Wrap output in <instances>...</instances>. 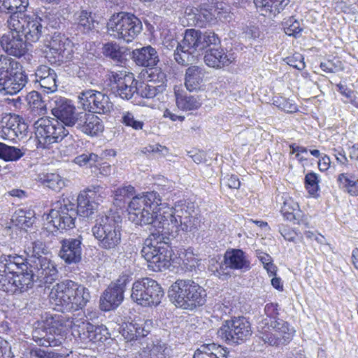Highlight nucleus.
<instances>
[{"mask_svg":"<svg viewBox=\"0 0 358 358\" xmlns=\"http://www.w3.org/2000/svg\"><path fill=\"white\" fill-rule=\"evenodd\" d=\"M93 324L83 318L66 317L63 315L48 316L32 333L33 340L40 346L56 347L64 340V335L71 329L76 339L87 343V338Z\"/></svg>","mask_w":358,"mask_h":358,"instance_id":"obj_1","label":"nucleus"},{"mask_svg":"<svg viewBox=\"0 0 358 358\" xmlns=\"http://www.w3.org/2000/svg\"><path fill=\"white\" fill-rule=\"evenodd\" d=\"M218 43L213 34H201V31L194 29H187L183 39L179 43L176 39L164 38V46L168 50L176 48L174 59L180 65L187 66L198 60V52L210 44Z\"/></svg>","mask_w":358,"mask_h":358,"instance_id":"obj_2","label":"nucleus"},{"mask_svg":"<svg viewBox=\"0 0 358 358\" xmlns=\"http://www.w3.org/2000/svg\"><path fill=\"white\" fill-rule=\"evenodd\" d=\"M164 205L156 192L134 196L129 203V220L137 225L151 224L157 229L163 230Z\"/></svg>","mask_w":358,"mask_h":358,"instance_id":"obj_3","label":"nucleus"},{"mask_svg":"<svg viewBox=\"0 0 358 358\" xmlns=\"http://www.w3.org/2000/svg\"><path fill=\"white\" fill-rule=\"evenodd\" d=\"M91 298L88 289L72 280H65L55 285L50 293V301L55 309L69 312L83 308Z\"/></svg>","mask_w":358,"mask_h":358,"instance_id":"obj_4","label":"nucleus"},{"mask_svg":"<svg viewBox=\"0 0 358 358\" xmlns=\"http://www.w3.org/2000/svg\"><path fill=\"white\" fill-rule=\"evenodd\" d=\"M168 295L170 301L178 308L192 310L205 304L206 289L192 280H178L170 287Z\"/></svg>","mask_w":358,"mask_h":358,"instance_id":"obj_5","label":"nucleus"},{"mask_svg":"<svg viewBox=\"0 0 358 358\" xmlns=\"http://www.w3.org/2000/svg\"><path fill=\"white\" fill-rule=\"evenodd\" d=\"M121 219L113 215H99L92 228V232L97 240L98 245L107 250H115L121 243Z\"/></svg>","mask_w":358,"mask_h":358,"instance_id":"obj_6","label":"nucleus"},{"mask_svg":"<svg viewBox=\"0 0 358 358\" xmlns=\"http://www.w3.org/2000/svg\"><path fill=\"white\" fill-rule=\"evenodd\" d=\"M194 210L189 204H178L173 208H164L162 224L164 233L175 230L190 232L196 229L197 218L193 215Z\"/></svg>","mask_w":358,"mask_h":358,"instance_id":"obj_7","label":"nucleus"},{"mask_svg":"<svg viewBox=\"0 0 358 358\" xmlns=\"http://www.w3.org/2000/svg\"><path fill=\"white\" fill-rule=\"evenodd\" d=\"M20 64L7 55H0V92L15 94L27 83V76L22 71H17Z\"/></svg>","mask_w":358,"mask_h":358,"instance_id":"obj_8","label":"nucleus"},{"mask_svg":"<svg viewBox=\"0 0 358 358\" xmlns=\"http://www.w3.org/2000/svg\"><path fill=\"white\" fill-rule=\"evenodd\" d=\"M107 28L110 36L126 43H130L141 34L143 24L134 14L120 12L110 17L107 23Z\"/></svg>","mask_w":358,"mask_h":358,"instance_id":"obj_9","label":"nucleus"},{"mask_svg":"<svg viewBox=\"0 0 358 358\" xmlns=\"http://www.w3.org/2000/svg\"><path fill=\"white\" fill-rule=\"evenodd\" d=\"M77 215L75 199L66 196L53 203L49 213L43 217L54 229L63 231L75 227Z\"/></svg>","mask_w":358,"mask_h":358,"instance_id":"obj_10","label":"nucleus"},{"mask_svg":"<svg viewBox=\"0 0 358 358\" xmlns=\"http://www.w3.org/2000/svg\"><path fill=\"white\" fill-rule=\"evenodd\" d=\"M162 239L161 235L152 234L145 239L141 250L142 257L147 261L148 268L155 272L167 268L170 264V247Z\"/></svg>","mask_w":358,"mask_h":358,"instance_id":"obj_11","label":"nucleus"},{"mask_svg":"<svg viewBox=\"0 0 358 358\" xmlns=\"http://www.w3.org/2000/svg\"><path fill=\"white\" fill-rule=\"evenodd\" d=\"M34 127L37 148L48 149L52 144L62 141L69 134V131L57 120L47 117L36 120Z\"/></svg>","mask_w":358,"mask_h":358,"instance_id":"obj_12","label":"nucleus"},{"mask_svg":"<svg viewBox=\"0 0 358 358\" xmlns=\"http://www.w3.org/2000/svg\"><path fill=\"white\" fill-rule=\"evenodd\" d=\"M44 20L38 15H10L7 20L9 30L19 31L28 43L39 40L44 31Z\"/></svg>","mask_w":358,"mask_h":358,"instance_id":"obj_13","label":"nucleus"},{"mask_svg":"<svg viewBox=\"0 0 358 358\" xmlns=\"http://www.w3.org/2000/svg\"><path fill=\"white\" fill-rule=\"evenodd\" d=\"M164 292L159 284L150 278H143L134 282L131 298L142 306H157L164 297Z\"/></svg>","mask_w":358,"mask_h":358,"instance_id":"obj_14","label":"nucleus"},{"mask_svg":"<svg viewBox=\"0 0 358 358\" xmlns=\"http://www.w3.org/2000/svg\"><path fill=\"white\" fill-rule=\"evenodd\" d=\"M260 338L264 343L271 346H280L289 343L295 333V330L287 322L274 320L264 329H259Z\"/></svg>","mask_w":358,"mask_h":358,"instance_id":"obj_15","label":"nucleus"},{"mask_svg":"<svg viewBox=\"0 0 358 358\" xmlns=\"http://www.w3.org/2000/svg\"><path fill=\"white\" fill-rule=\"evenodd\" d=\"M218 336L229 343H239L252 335L250 322L243 317L226 321L217 331Z\"/></svg>","mask_w":358,"mask_h":358,"instance_id":"obj_16","label":"nucleus"},{"mask_svg":"<svg viewBox=\"0 0 358 358\" xmlns=\"http://www.w3.org/2000/svg\"><path fill=\"white\" fill-rule=\"evenodd\" d=\"M46 58L52 64L61 65L73 57V45L64 34L55 33L48 45Z\"/></svg>","mask_w":358,"mask_h":358,"instance_id":"obj_17","label":"nucleus"},{"mask_svg":"<svg viewBox=\"0 0 358 358\" xmlns=\"http://www.w3.org/2000/svg\"><path fill=\"white\" fill-rule=\"evenodd\" d=\"M78 97L83 109L92 113L106 114L113 108V103L108 96L99 91L84 90Z\"/></svg>","mask_w":358,"mask_h":358,"instance_id":"obj_18","label":"nucleus"},{"mask_svg":"<svg viewBox=\"0 0 358 358\" xmlns=\"http://www.w3.org/2000/svg\"><path fill=\"white\" fill-rule=\"evenodd\" d=\"M201 34H213L217 39L218 43L215 44H208L203 49L198 52V57L202 54L203 51L206 49V54L204 55V62L206 64L210 67L220 69L225 66H229L234 60L232 54H228L227 51L220 46V39L218 36L212 31L201 32Z\"/></svg>","mask_w":358,"mask_h":358,"instance_id":"obj_19","label":"nucleus"},{"mask_svg":"<svg viewBox=\"0 0 358 358\" xmlns=\"http://www.w3.org/2000/svg\"><path fill=\"white\" fill-rule=\"evenodd\" d=\"M101 189L99 186L92 187L79 194L76 202L78 215L88 217L94 213L101 201Z\"/></svg>","mask_w":358,"mask_h":358,"instance_id":"obj_20","label":"nucleus"},{"mask_svg":"<svg viewBox=\"0 0 358 358\" xmlns=\"http://www.w3.org/2000/svg\"><path fill=\"white\" fill-rule=\"evenodd\" d=\"M52 113L60 120V123L68 127H73L78 113L71 101L61 96H55L51 101Z\"/></svg>","mask_w":358,"mask_h":358,"instance_id":"obj_21","label":"nucleus"},{"mask_svg":"<svg viewBox=\"0 0 358 358\" xmlns=\"http://www.w3.org/2000/svg\"><path fill=\"white\" fill-rule=\"evenodd\" d=\"M29 267L36 278L41 284H52L58 276L56 264L47 257L34 259Z\"/></svg>","mask_w":358,"mask_h":358,"instance_id":"obj_22","label":"nucleus"},{"mask_svg":"<svg viewBox=\"0 0 358 358\" xmlns=\"http://www.w3.org/2000/svg\"><path fill=\"white\" fill-rule=\"evenodd\" d=\"M127 280L128 278L123 276L105 290L100 299V307L102 310L109 311L117 308L122 302Z\"/></svg>","mask_w":358,"mask_h":358,"instance_id":"obj_23","label":"nucleus"},{"mask_svg":"<svg viewBox=\"0 0 358 358\" xmlns=\"http://www.w3.org/2000/svg\"><path fill=\"white\" fill-rule=\"evenodd\" d=\"M111 87L116 96L130 99L137 90L133 73L120 71L113 73L110 79Z\"/></svg>","mask_w":358,"mask_h":358,"instance_id":"obj_24","label":"nucleus"},{"mask_svg":"<svg viewBox=\"0 0 358 358\" xmlns=\"http://www.w3.org/2000/svg\"><path fill=\"white\" fill-rule=\"evenodd\" d=\"M17 31L10 30L0 38L2 49L9 55L20 57L27 52V41Z\"/></svg>","mask_w":358,"mask_h":358,"instance_id":"obj_25","label":"nucleus"},{"mask_svg":"<svg viewBox=\"0 0 358 358\" xmlns=\"http://www.w3.org/2000/svg\"><path fill=\"white\" fill-rule=\"evenodd\" d=\"M151 79L147 83H141L136 92L143 98L152 99L166 89V75L159 69H154L150 74Z\"/></svg>","mask_w":358,"mask_h":358,"instance_id":"obj_26","label":"nucleus"},{"mask_svg":"<svg viewBox=\"0 0 358 358\" xmlns=\"http://www.w3.org/2000/svg\"><path fill=\"white\" fill-rule=\"evenodd\" d=\"M4 119H6V121L2 127V133L6 139L21 141L27 136L28 127L22 121V117L13 114L9 115Z\"/></svg>","mask_w":358,"mask_h":358,"instance_id":"obj_27","label":"nucleus"},{"mask_svg":"<svg viewBox=\"0 0 358 358\" xmlns=\"http://www.w3.org/2000/svg\"><path fill=\"white\" fill-rule=\"evenodd\" d=\"M74 127L92 136L101 133L104 128L102 120L98 116L86 112L78 113Z\"/></svg>","mask_w":358,"mask_h":358,"instance_id":"obj_28","label":"nucleus"},{"mask_svg":"<svg viewBox=\"0 0 358 358\" xmlns=\"http://www.w3.org/2000/svg\"><path fill=\"white\" fill-rule=\"evenodd\" d=\"M59 257L67 264L78 263L82 255V237L66 238L62 241Z\"/></svg>","mask_w":358,"mask_h":358,"instance_id":"obj_29","label":"nucleus"},{"mask_svg":"<svg viewBox=\"0 0 358 358\" xmlns=\"http://www.w3.org/2000/svg\"><path fill=\"white\" fill-rule=\"evenodd\" d=\"M152 324L150 320L124 323L121 331L122 335L127 341L143 338L151 331Z\"/></svg>","mask_w":358,"mask_h":358,"instance_id":"obj_30","label":"nucleus"},{"mask_svg":"<svg viewBox=\"0 0 358 358\" xmlns=\"http://www.w3.org/2000/svg\"><path fill=\"white\" fill-rule=\"evenodd\" d=\"M224 264L234 270L248 271L250 268V262L246 254L240 249L227 250L224 257Z\"/></svg>","mask_w":358,"mask_h":358,"instance_id":"obj_31","label":"nucleus"},{"mask_svg":"<svg viewBox=\"0 0 358 358\" xmlns=\"http://www.w3.org/2000/svg\"><path fill=\"white\" fill-rule=\"evenodd\" d=\"M212 10V8L208 5L203 4L199 8H187L185 14L189 23L203 27L206 22L210 21L215 15Z\"/></svg>","mask_w":358,"mask_h":358,"instance_id":"obj_32","label":"nucleus"},{"mask_svg":"<svg viewBox=\"0 0 358 358\" xmlns=\"http://www.w3.org/2000/svg\"><path fill=\"white\" fill-rule=\"evenodd\" d=\"M132 57L136 64L146 67L152 68L159 62L156 50L150 45L134 50Z\"/></svg>","mask_w":358,"mask_h":358,"instance_id":"obj_33","label":"nucleus"},{"mask_svg":"<svg viewBox=\"0 0 358 358\" xmlns=\"http://www.w3.org/2000/svg\"><path fill=\"white\" fill-rule=\"evenodd\" d=\"M26 259L22 256L2 255L0 257V268L3 273L6 271L15 274L17 271H27L29 268Z\"/></svg>","mask_w":358,"mask_h":358,"instance_id":"obj_34","label":"nucleus"},{"mask_svg":"<svg viewBox=\"0 0 358 358\" xmlns=\"http://www.w3.org/2000/svg\"><path fill=\"white\" fill-rule=\"evenodd\" d=\"M36 278L31 269L29 268L27 271H17L14 274L13 278V294H19L31 289Z\"/></svg>","mask_w":358,"mask_h":358,"instance_id":"obj_35","label":"nucleus"},{"mask_svg":"<svg viewBox=\"0 0 358 358\" xmlns=\"http://www.w3.org/2000/svg\"><path fill=\"white\" fill-rule=\"evenodd\" d=\"M289 2V0H254L257 8L264 16L276 15Z\"/></svg>","mask_w":358,"mask_h":358,"instance_id":"obj_36","label":"nucleus"},{"mask_svg":"<svg viewBox=\"0 0 358 358\" xmlns=\"http://www.w3.org/2000/svg\"><path fill=\"white\" fill-rule=\"evenodd\" d=\"M227 349L214 343L203 344L194 354L193 358H227Z\"/></svg>","mask_w":358,"mask_h":358,"instance_id":"obj_37","label":"nucleus"},{"mask_svg":"<svg viewBox=\"0 0 358 358\" xmlns=\"http://www.w3.org/2000/svg\"><path fill=\"white\" fill-rule=\"evenodd\" d=\"M171 353V349L166 343L157 340L148 344L143 348L141 355L143 358H166Z\"/></svg>","mask_w":358,"mask_h":358,"instance_id":"obj_38","label":"nucleus"},{"mask_svg":"<svg viewBox=\"0 0 358 358\" xmlns=\"http://www.w3.org/2000/svg\"><path fill=\"white\" fill-rule=\"evenodd\" d=\"M204 71L198 66H191L185 73V85L189 92L199 90L202 85Z\"/></svg>","mask_w":358,"mask_h":358,"instance_id":"obj_39","label":"nucleus"},{"mask_svg":"<svg viewBox=\"0 0 358 358\" xmlns=\"http://www.w3.org/2000/svg\"><path fill=\"white\" fill-rule=\"evenodd\" d=\"M73 19L77 30L83 34L89 33L95 27L96 21L90 10H80L77 11L73 15Z\"/></svg>","mask_w":358,"mask_h":358,"instance_id":"obj_40","label":"nucleus"},{"mask_svg":"<svg viewBox=\"0 0 358 358\" xmlns=\"http://www.w3.org/2000/svg\"><path fill=\"white\" fill-rule=\"evenodd\" d=\"M337 183L341 189L353 196H358V176L350 173H340Z\"/></svg>","mask_w":358,"mask_h":358,"instance_id":"obj_41","label":"nucleus"},{"mask_svg":"<svg viewBox=\"0 0 358 358\" xmlns=\"http://www.w3.org/2000/svg\"><path fill=\"white\" fill-rule=\"evenodd\" d=\"M283 205L280 211L284 218L293 223L298 222L301 216L298 203L288 196L283 198Z\"/></svg>","mask_w":358,"mask_h":358,"instance_id":"obj_42","label":"nucleus"},{"mask_svg":"<svg viewBox=\"0 0 358 358\" xmlns=\"http://www.w3.org/2000/svg\"><path fill=\"white\" fill-rule=\"evenodd\" d=\"M175 95L176 105L182 110H196L201 106L200 99L194 96L187 95L179 91H176Z\"/></svg>","mask_w":358,"mask_h":358,"instance_id":"obj_43","label":"nucleus"},{"mask_svg":"<svg viewBox=\"0 0 358 358\" xmlns=\"http://www.w3.org/2000/svg\"><path fill=\"white\" fill-rule=\"evenodd\" d=\"M28 6L29 0H0V10L12 15H22Z\"/></svg>","mask_w":358,"mask_h":358,"instance_id":"obj_44","label":"nucleus"},{"mask_svg":"<svg viewBox=\"0 0 358 358\" xmlns=\"http://www.w3.org/2000/svg\"><path fill=\"white\" fill-rule=\"evenodd\" d=\"M11 220L15 225L26 229L33 224L35 220L34 213L32 210L19 209L15 212Z\"/></svg>","mask_w":358,"mask_h":358,"instance_id":"obj_45","label":"nucleus"},{"mask_svg":"<svg viewBox=\"0 0 358 358\" xmlns=\"http://www.w3.org/2000/svg\"><path fill=\"white\" fill-rule=\"evenodd\" d=\"M45 251V245L43 242L41 241H35L30 243L29 245H27L24 252L27 254V259H26L27 264H30V263H33L35 260L34 259H41V257H44L42 255L44 254Z\"/></svg>","mask_w":358,"mask_h":358,"instance_id":"obj_46","label":"nucleus"},{"mask_svg":"<svg viewBox=\"0 0 358 358\" xmlns=\"http://www.w3.org/2000/svg\"><path fill=\"white\" fill-rule=\"evenodd\" d=\"M43 185L54 191H59L65 186L64 180L57 173H47L40 178Z\"/></svg>","mask_w":358,"mask_h":358,"instance_id":"obj_47","label":"nucleus"},{"mask_svg":"<svg viewBox=\"0 0 358 358\" xmlns=\"http://www.w3.org/2000/svg\"><path fill=\"white\" fill-rule=\"evenodd\" d=\"M26 99L28 106L32 111L38 114H44L45 113V104L38 92L36 91L29 92L27 95Z\"/></svg>","mask_w":358,"mask_h":358,"instance_id":"obj_48","label":"nucleus"},{"mask_svg":"<svg viewBox=\"0 0 358 358\" xmlns=\"http://www.w3.org/2000/svg\"><path fill=\"white\" fill-rule=\"evenodd\" d=\"M264 313L266 317L262 319V320L259 323V329H264L265 327L273 323L274 320H282L278 318V304L274 303H267L264 308Z\"/></svg>","mask_w":358,"mask_h":358,"instance_id":"obj_49","label":"nucleus"},{"mask_svg":"<svg viewBox=\"0 0 358 358\" xmlns=\"http://www.w3.org/2000/svg\"><path fill=\"white\" fill-rule=\"evenodd\" d=\"M87 342L97 343L106 341L110 336L108 329L104 325H93V329L87 334Z\"/></svg>","mask_w":358,"mask_h":358,"instance_id":"obj_50","label":"nucleus"},{"mask_svg":"<svg viewBox=\"0 0 358 358\" xmlns=\"http://www.w3.org/2000/svg\"><path fill=\"white\" fill-rule=\"evenodd\" d=\"M23 156V152L18 148L0 143V158L6 161H16Z\"/></svg>","mask_w":358,"mask_h":358,"instance_id":"obj_51","label":"nucleus"},{"mask_svg":"<svg viewBox=\"0 0 358 358\" xmlns=\"http://www.w3.org/2000/svg\"><path fill=\"white\" fill-rule=\"evenodd\" d=\"M101 161V158L93 152H85L77 156L74 162L79 166H96V164Z\"/></svg>","mask_w":358,"mask_h":358,"instance_id":"obj_52","label":"nucleus"},{"mask_svg":"<svg viewBox=\"0 0 358 358\" xmlns=\"http://www.w3.org/2000/svg\"><path fill=\"white\" fill-rule=\"evenodd\" d=\"M13 278L14 274L6 271L3 273L0 268V289L10 294H13Z\"/></svg>","mask_w":358,"mask_h":358,"instance_id":"obj_53","label":"nucleus"},{"mask_svg":"<svg viewBox=\"0 0 358 358\" xmlns=\"http://www.w3.org/2000/svg\"><path fill=\"white\" fill-rule=\"evenodd\" d=\"M103 52L106 57L117 61H120L122 57L120 46L113 43L105 44L103 48Z\"/></svg>","mask_w":358,"mask_h":358,"instance_id":"obj_54","label":"nucleus"},{"mask_svg":"<svg viewBox=\"0 0 358 358\" xmlns=\"http://www.w3.org/2000/svg\"><path fill=\"white\" fill-rule=\"evenodd\" d=\"M257 256L264 265V268L267 271L270 276L275 275L276 273V266L273 264L271 257L262 251H257Z\"/></svg>","mask_w":358,"mask_h":358,"instance_id":"obj_55","label":"nucleus"},{"mask_svg":"<svg viewBox=\"0 0 358 358\" xmlns=\"http://www.w3.org/2000/svg\"><path fill=\"white\" fill-rule=\"evenodd\" d=\"M57 74L50 73V76L41 80H38V83L41 85V88L46 93L54 92L57 89Z\"/></svg>","mask_w":358,"mask_h":358,"instance_id":"obj_56","label":"nucleus"},{"mask_svg":"<svg viewBox=\"0 0 358 358\" xmlns=\"http://www.w3.org/2000/svg\"><path fill=\"white\" fill-rule=\"evenodd\" d=\"M122 122L128 127H132L134 129H142L144 125L143 121L137 120L134 115L129 111L124 112L122 116Z\"/></svg>","mask_w":358,"mask_h":358,"instance_id":"obj_57","label":"nucleus"},{"mask_svg":"<svg viewBox=\"0 0 358 358\" xmlns=\"http://www.w3.org/2000/svg\"><path fill=\"white\" fill-rule=\"evenodd\" d=\"M318 176L315 173L310 172L305 176V185L310 194H315L319 189Z\"/></svg>","mask_w":358,"mask_h":358,"instance_id":"obj_58","label":"nucleus"},{"mask_svg":"<svg viewBox=\"0 0 358 358\" xmlns=\"http://www.w3.org/2000/svg\"><path fill=\"white\" fill-rule=\"evenodd\" d=\"M285 33L289 36H296V34L301 31L300 23L293 17H289L283 24Z\"/></svg>","mask_w":358,"mask_h":358,"instance_id":"obj_59","label":"nucleus"},{"mask_svg":"<svg viewBox=\"0 0 358 358\" xmlns=\"http://www.w3.org/2000/svg\"><path fill=\"white\" fill-rule=\"evenodd\" d=\"M274 104L279 108L287 113H293L297 110L296 105L292 100L282 96L278 97L274 100Z\"/></svg>","mask_w":358,"mask_h":358,"instance_id":"obj_60","label":"nucleus"},{"mask_svg":"<svg viewBox=\"0 0 358 358\" xmlns=\"http://www.w3.org/2000/svg\"><path fill=\"white\" fill-rule=\"evenodd\" d=\"M285 60L288 65L296 69L301 71L306 67L304 58L299 53H295L292 56L287 57Z\"/></svg>","mask_w":358,"mask_h":358,"instance_id":"obj_61","label":"nucleus"},{"mask_svg":"<svg viewBox=\"0 0 358 358\" xmlns=\"http://www.w3.org/2000/svg\"><path fill=\"white\" fill-rule=\"evenodd\" d=\"M134 194V187L131 185H127L117 189L115 190V196L116 200L122 201L127 198H133L135 196Z\"/></svg>","mask_w":358,"mask_h":358,"instance_id":"obj_62","label":"nucleus"},{"mask_svg":"<svg viewBox=\"0 0 358 358\" xmlns=\"http://www.w3.org/2000/svg\"><path fill=\"white\" fill-rule=\"evenodd\" d=\"M182 261L186 270L192 271L198 266L199 259L192 252L187 251Z\"/></svg>","mask_w":358,"mask_h":358,"instance_id":"obj_63","label":"nucleus"},{"mask_svg":"<svg viewBox=\"0 0 358 358\" xmlns=\"http://www.w3.org/2000/svg\"><path fill=\"white\" fill-rule=\"evenodd\" d=\"M48 353L41 348H36L27 350L23 355L26 358H48Z\"/></svg>","mask_w":358,"mask_h":358,"instance_id":"obj_64","label":"nucleus"}]
</instances>
